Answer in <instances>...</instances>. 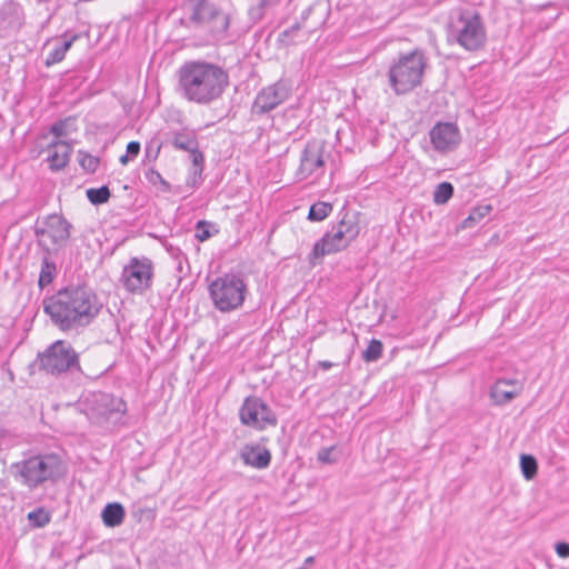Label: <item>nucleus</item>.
Listing matches in <instances>:
<instances>
[{"label":"nucleus","instance_id":"f257e3e1","mask_svg":"<svg viewBox=\"0 0 569 569\" xmlns=\"http://www.w3.org/2000/svg\"><path fill=\"white\" fill-rule=\"evenodd\" d=\"M173 29L182 37H198L199 43L231 42L236 14L218 8L209 0H183L172 12Z\"/></svg>","mask_w":569,"mask_h":569},{"label":"nucleus","instance_id":"f03ea898","mask_svg":"<svg viewBox=\"0 0 569 569\" xmlns=\"http://www.w3.org/2000/svg\"><path fill=\"white\" fill-rule=\"evenodd\" d=\"M43 311L61 331L90 326L103 308L96 291L86 283L69 284L42 301Z\"/></svg>","mask_w":569,"mask_h":569},{"label":"nucleus","instance_id":"7ed1b4c3","mask_svg":"<svg viewBox=\"0 0 569 569\" xmlns=\"http://www.w3.org/2000/svg\"><path fill=\"white\" fill-rule=\"evenodd\" d=\"M66 471V463L58 453L34 455L10 466L13 478L30 490L46 482H57Z\"/></svg>","mask_w":569,"mask_h":569},{"label":"nucleus","instance_id":"20e7f679","mask_svg":"<svg viewBox=\"0 0 569 569\" xmlns=\"http://www.w3.org/2000/svg\"><path fill=\"white\" fill-rule=\"evenodd\" d=\"M212 305L220 312H230L239 309L248 293V287L241 274L223 273L208 286Z\"/></svg>","mask_w":569,"mask_h":569},{"label":"nucleus","instance_id":"39448f33","mask_svg":"<svg viewBox=\"0 0 569 569\" xmlns=\"http://www.w3.org/2000/svg\"><path fill=\"white\" fill-rule=\"evenodd\" d=\"M229 73H180L179 87L183 96L197 103L218 98L228 86Z\"/></svg>","mask_w":569,"mask_h":569},{"label":"nucleus","instance_id":"423d86ee","mask_svg":"<svg viewBox=\"0 0 569 569\" xmlns=\"http://www.w3.org/2000/svg\"><path fill=\"white\" fill-rule=\"evenodd\" d=\"M36 365L39 370L52 376L83 373L79 361V353L67 340H56L42 352H39Z\"/></svg>","mask_w":569,"mask_h":569},{"label":"nucleus","instance_id":"0eeeda50","mask_svg":"<svg viewBox=\"0 0 569 569\" xmlns=\"http://www.w3.org/2000/svg\"><path fill=\"white\" fill-rule=\"evenodd\" d=\"M449 38L461 47L473 51L483 46L486 29L480 16L471 10H457L449 23Z\"/></svg>","mask_w":569,"mask_h":569},{"label":"nucleus","instance_id":"6e6552de","mask_svg":"<svg viewBox=\"0 0 569 569\" xmlns=\"http://www.w3.org/2000/svg\"><path fill=\"white\" fill-rule=\"evenodd\" d=\"M72 224L62 214L51 213L41 224L36 222L33 228L37 246L42 253L57 254L67 246L71 236Z\"/></svg>","mask_w":569,"mask_h":569},{"label":"nucleus","instance_id":"1a4fd4ad","mask_svg":"<svg viewBox=\"0 0 569 569\" xmlns=\"http://www.w3.org/2000/svg\"><path fill=\"white\" fill-rule=\"evenodd\" d=\"M154 266L148 257H131L123 267L120 282L132 295H142L152 287Z\"/></svg>","mask_w":569,"mask_h":569},{"label":"nucleus","instance_id":"9d476101","mask_svg":"<svg viewBox=\"0 0 569 569\" xmlns=\"http://www.w3.org/2000/svg\"><path fill=\"white\" fill-rule=\"evenodd\" d=\"M292 84L286 79L262 88L254 98L251 106V116L253 118H261L276 109L279 104L283 103L291 94Z\"/></svg>","mask_w":569,"mask_h":569},{"label":"nucleus","instance_id":"9b49d317","mask_svg":"<svg viewBox=\"0 0 569 569\" xmlns=\"http://www.w3.org/2000/svg\"><path fill=\"white\" fill-rule=\"evenodd\" d=\"M174 150L186 151L193 164V178L201 177L204 163V156L199 149V140L196 131L182 129L172 131L166 141Z\"/></svg>","mask_w":569,"mask_h":569},{"label":"nucleus","instance_id":"f8f14e48","mask_svg":"<svg viewBox=\"0 0 569 569\" xmlns=\"http://www.w3.org/2000/svg\"><path fill=\"white\" fill-rule=\"evenodd\" d=\"M350 243L351 241L342 230L333 226L330 231H327L321 239L313 244L308 256V261L310 264L316 266L325 256L337 253L346 249Z\"/></svg>","mask_w":569,"mask_h":569},{"label":"nucleus","instance_id":"ddd939ff","mask_svg":"<svg viewBox=\"0 0 569 569\" xmlns=\"http://www.w3.org/2000/svg\"><path fill=\"white\" fill-rule=\"evenodd\" d=\"M24 22V13L20 3L7 0L0 4V38H11L18 33Z\"/></svg>","mask_w":569,"mask_h":569},{"label":"nucleus","instance_id":"4468645a","mask_svg":"<svg viewBox=\"0 0 569 569\" xmlns=\"http://www.w3.org/2000/svg\"><path fill=\"white\" fill-rule=\"evenodd\" d=\"M430 141L435 150L446 152L456 148L460 142V132L456 123L438 122L430 132Z\"/></svg>","mask_w":569,"mask_h":569},{"label":"nucleus","instance_id":"2eb2a0df","mask_svg":"<svg viewBox=\"0 0 569 569\" xmlns=\"http://www.w3.org/2000/svg\"><path fill=\"white\" fill-rule=\"evenodd\" d=\"M323 164L322 146L317 141H309L301 153L298 174L307 178Z\"/></svg>","mask_w":569,"mask_h":569},{"label":"nucleus","instance_id":"dca6fc26","mask_svg":"<svg viewBox=\"0 0 569 569\" xmlns=\"http://www.w3.org/2000/svg\"><path fill=\"white\" fill-rule=\"evenodd\" d=\"M240 459L246 466L258 470L267 469L271 463V452L259 443H246L240 450Z\"/></svg>","mask_w":569,"mask_h":569},{"label":"nucleus","instance_id":"f3484780","mask_svg":"<svg viewBox=\"0 0 569 569\" xmlns=\"http://www.w3.org/2000/svg\"><path fill=\"white\" fill-rule=\"evenodd\" d=\"M521 391V385L513 379H498L491 387L490 396L493 402L502 406L516 398Z\"/></svg>","mask_w":569,"mask_h":569},{"label":"nucleus","instance_id":"a211bd4d","mask_svg":"<svg viewBox=\"0 0 569 569\" xmlns=\"http://www.w3.org/2000/svg\"><path fill=\"white\" fill-rule=\"evenodd\" d=\"M262 408V399L258 396H248L244 398L240 409L239 419L243 426L261 431L259 422V410Z\"/></svg>","mask_w":569,"mask_h":569},{"label":"nucleus","instance_id":"6ab92c4d","mask_svg":"<svg viewBox=\"0 0 569 569\" xmlns=\"http://www.w3.org/2000/svg\"><path fill=\"white\" fill-rule=\"evenodd\" d=\"M97 402L102 408L101 415L107 419L117 422L127 412V403L122 398L113 397L110 393H100Z\"/></svg>","mask_w":569,"mask_h":569},{"label":"nucleus","instance_id":"aec40b11","mask_svg":"<svg viewBox=\"0 0 569 569\" xmlns=\"http://www.w3.org/2000/svg\"><path fill=\"white\" fill-rule=\"evenodd\" d=\"M72 147L66 141L56 140L49 146L48 162L52 171L62 170L69 162Z\"/></svg>","mask_w":569,"mask_h":569},{"label":"nucleus","instance_id":"412c9836","mask_svg":"<svg viewBox=\"0 0 569 569\" xmlns=\"http://www.w3.org/2000/svg\"><path fill=\"white\" fill-rule=\"evenodd\" d=\"M426 57L423 51L416 49L399 56L398 62L390 67L389 71H423Z\"/></svg>","mask_w":569,"mask_h":569},{"label":"nucleus","instance_id":"4be33fe9","mask_svg":"<svg viewBox=\"0 0 569 569\" xmlns=\"http://www.w3.org/2000/svg\"><path fill=\"white\" fill-rule=\"evenodd\" d=\"M396 94H406L421 83L423 73H388Z\"/></svg>","mask_w":569,"mask_h":569},{"label":"nucleus","instance_id":"5701e85b","mask_svg":"<svg viewBox=\"0 0 569 569\" xmlns=\"http://www.w3.org/2000/svg\"><path fill=\"white\" fill-rule=\"evenodd\" d=\"M79 38L78 34H63L61 39L57 40L54 47L48 52L44 64L51 67L63 60L67 51L71 48L72 43Z\"/></svg>","mask_w":569,"mask_h":569},{"label":"nucleus","instance_id":"b1692460","mask_svg":"<svg viewBox=\"0 0 569 569\" xmlns=\"http://www.w3.org/2000/svg\"><path fill=\"white\" fill-rule=\"evenodd\" d=\"M126 517L124 507L120 502H109L101 511V518L106 527L120 526Z\"/></svg>","mask_w":569,"mask_h":569},{"label":"nucleus","instance_id":"393cba45","mask_svg":"<svg viewBox=\"0 0 569 569\" xmlns=\"http://www.w3.org/2000/svg\"><path fill=\"white\" fill-rule=\"evenodd\" d=\"M53 254L42 253L41 268L38 278V286L40 289L49 286L57 276V264L51 259Z\"/></svg>","mask_w":569,"mask_h":569},{"label":"nucleus","instance_id":"a878e982","mask_svg":"<svg viewBox=\"0 0 569 569\" xmlns=\"http://www.w3.org/2000/svg\"><path fill=\"white\" fill-rule=\"evenodd\" d=\"M337 227L342 230L350 241H353L360 232V226L356 213L346 212Z\"/></svg>","mask_w":569,"mask_h":569},{"label":"nucleus","instance_id":"bb28decb","mask_svg":"<svg viewBox=\"0 0 569 569\" xmlns=\"http://www.w3.org/2000/svg\"><path fill=\"white\" fill-rule=\"evenodd\" d=\"M333 206L330 202L317 201L309 208L307 219L310 221H322L332 212Z\"/></svg>","mask_w":569,"mask_h":569},{"label":"nucleus","instance_id":"cd10ccee","mask_svg":"<svg viewBox=\"0 0 569 569\" xmlns=\"http://www.w3.org/2000/svg\"><path fill=\"white\" fill-rule=\"evenodd\" d=\"M86 196L89 202L93 206H100L107 203L111 198V191L108 186H101L99 188H89L86 190Z\"/></svg>","mask_w":569,"mask_h":569},{"label":"nucleus","instance_id":"c85d7f7f","mask_svg":"<svg viewBox=\"0 0 569 569\" xmlns=\"http://www.w3.org/2000/svg\"><path fill=\"white\" fill-rule=\"evenodd\" d=\"M520 469L526 480H532L538 472V461L532 455L522 453L520 456Z\"/></svg>","mask_w":569,"mask_h":569},{"label":"nucleus","instance_id":"c756f323","mask_svg":"<svg viewBox=\"0 0 569 569\" xmlns=\"http://www.w3.org/2000/svg\"><path fill=\"white\" fill-rule=\"evenodd\" d=\"M492 210L490 204H481L472 209L469 216L462 221L463 229L472 228L476 223L480 222Z\"/></svg>","mask_w":569,"mask_h":569},{"label":"nucleus","instance_id":"7c9ffc66","mask_svg":"<svg viewBox=\"0 0 569 569\" xmlns=\"http://www.w3.org/2000/svg\"><path fill=\"white\" fill-rule=\"evenodd\" d=\"M29 525L33 528H43L51 521V513L43 507H39L27 515Z\"/></svg>","mask_w":569,"mask_h":569},{"label":"nucleus","instance_id":"2f4dec72","mask_svg":"<svg viewBox=\"0 0 569 569\" xmlns=\"http://www.w3.org/2000/svg\"><path fill=\"white\" fill-rule=\"evenodd\" d=\"M179 71H223V67L202 60H189L180 67Z\"/></svg>","mask_w":569,"mask_h":569},{"label":"nucleus","instance_id":"473e14b6","mask_svg":"<svg viewBox=\"0 0 569 569\" xmlns=\"http://www.w3.org/2000/svg\"><path fill=\"white\" fill-rule=\"evenodd\" d=\"M453 192L452 183L448 181L440 182L433 191V202L436 204H446L452 198Z\"/></svg>","mask_w":569,"mask_h":569},{"label":"nucleus","instance_id":"72a5a7b5","mask_svg":"<svg viewBox=\"0 0 569 569\" xmlns=\"http://www.w3.org/2000/svg\"><path fill=\"white\" fill-rule=\"evenodd\" d=\"M77 160L79 166L88 173H94L99 167L100 159L87 151L78 150Z\"/></svg>","mask_w":569,"mask_h":569},{"label":"nucleus","instance_id":"f704fd0d","mask_svg":"<svg viewBox=\"0 0 569 569\" xmlns=\"http://www.w3.org/2000/svg\"><path fill=\"white\" fill-rule=\"evenodd\" d=\"M259 417L261 431L264 430L268 426L276 427L278 425V417L276 412L263 400L262 408L259 410Z\"/></svg>","mask_w":569,"mask_h":569},{"label":"nucleus","instance_id":"c9c22d12","mask_svg":"<svg viewBox=\"0 0 569 569\" xmlns=\"http://www.w3.org/2000/svg\"><path fill=\"white\" fill-rule=\"evenodd\" d=\"M383 351V345L378 339H371L368 347L362 352V359L366 362H373L381 358Z\"/></svg>","mask_w":569,"mask_h":569},{"label":"nucleus","instance_id":"e433bc0d","mask_svg":"<svg viewBox=\"0 0 569 569\" xmlns=\"http://www.w3.org/2000/svg\"><path fill=\"white\" fill-rule=\"evenodd\" d=\"M214 228V224L212 222H209L207 220H199L196 223V239L200 242H203L212 237L211 229Z\"/></svg>","mask_w":569,"mask_h":569},{"label":"nucleus","instance_id":"4c0bfd02","mask_svg":"<svg viewBox=\"0 0 569 569\" xmlns=\"http://www.w3.org/2000/svg\"><path fill=\"white\" fill-rule=\"evenodd\" d=\"M336 451V446L321 448L318 451L317 459L322 463H335L339 458L337 455H333Z\"/></svg>","mask_w":569,"mask_h":569},{"label":"nucleus","instance_id":"58836bf2","mask_svg":"<svg viewBox=\"0 0 569 569\" xmlns=\"http://www.w3.org/2000/svg\"><path fill=\"white\" fill-rule=\"evenodd\" d=\"M161 147V142L151 141L150 143H148L144 150V161H156L160 153Z\"/></svg>","mask_w":569,"mask_h":569},{"label":"nucleus","instance_id":"ea45409f","mask_svg":"<svg viewBox=\"0 0 569 569\" xmlns=\"http://www.w3.org/2000/svg\"><path fill=\"white\" fill-rule=\"evenodd\" d=\"M300 26L296 23L290 29H287L281 32L280 34V41H282L286 44L296 43L295 34L299 31Z\"/></svg>","mask_w":569,"mask_h":569},{"label":"nucleus","instance_id":"a19ab883","mask_svg":"<svg viewBox=\"0 0 569 569\" xmlns=\"http://www.w3.org/2000/svg\"><path fill=\"white\" fill-rule=\"evenodd\" d=\"M69 119L58 120L50 127V132L57 138L66 136V126Z\"/></svg>","mask_w":569,"mask_h":569},{"label":"nucleus","instance_id":"79ce46f5","mask_svg":"<svg viewBox=\"0 0 569 569\" xmlns=\"http://www.w3.org/2000/svg\"><path fill=\"white\" fill-rule=\"evenodd\" d=\"M556 553L560 558H568L569 557V543L565 541H559L555 546Z\"/></svg>","mask_w":569,"mask_h":569},{"label":"nucleus","instance_id":"37998d69","mask_svg":"<svg viewBox=\"0 0 569 569\" xmlns=\"http://www.w3.org/2000/svg\"><path fill=\"white\" fill-rule=\"evenodd\" d=\"M140 142L139 141H130L128 144H127V150H126V153L131 158V159H134L139 152H140Z\"/></svg>","mask_w":569,"mask_h":569},{"label":"nucleus","instance_id":"c03bdc74","mask_svg":"<svg viewBox=\"0 0 569 569\" xmlns=\"http://www.w3.org/2000/svg\"><path fill=\"white\" fill-rule=\"evenodd\" d=\"M144 513H148V515H151L152 513V510L150 508H147V507H140V506H134L133 507V511H132V516L138 520V521H141L142 520V516Z\"/></svg>","mask_w":569,"mask_h":569},{"label":"nucleus","instance_id":"a18cd8bd","mask_svg":"<svg viewBox=\"0 0 569 569\" xmlns=\"http://www.w3.org/2000/svg\"><path fill=\"white\" fill-rule=\"evenodd\" d=\"M160 173L153 169V168H150L147 172H146V178L147 180L151 183V184H158V180L160 179Z\"/></svg>","mask_w":569,"mask_h":569},{"label":"nucleus","instance_id":"49530a36","mask_svg":"<svg viewBox=\"0 0 569 569\" xmlns=\"http://www.w3.org/2000/svg\"><path fill=\"white\" fill-rule=\"evenodd\" d=\"M166 249L176 259L182 254V251L178 247H173L171 243L167 244Z\"/></svg>","mask_w":569,"mask_h":569},{"label":"nucleus","instance_id":"de8ad7c7","mask_svg":"<svg viewBox=\"0 0 569 569\" xmlns=\"http://www.w3.org/2000/svg\"><path fill=\"white\" fill-rule=\"evenodd\" d=\"M318 367L323 370H329L333 367V363L329 360H322L318 362Z\"/></svg>","mask_w":569,"mask_h":569},{"label":"nucleus","instance_id":"09e8293b","mask_svg":"<svg viewBox=\"0 0 569 569\" xmlns=\"http://www.w3.org/2000/svg\"><path fill=\"white\" fill-rule=\"evenodd\" d=\"M158 183H160V184L162 186V189H163L164 191H169V190H170V183H169V182H167V181L162 178V176H160V179L158 180Z\"/></svg>","mask_w":569,"mask_h":569},{"label":"nucleus","instance_id":"8fccbe9b","mask_svg":"<svg viewBox=\"0 0 569 569\" xmlns=\"http://www.w3.org/2000/svg\"><path fill=\"white\" fill-rule=\"evenodd\" d=\"M313 562H315V557L310 556L305 559L303 565L301 567H305V569H307L309 566L313 565Z\"/></svg>","mask_w":569,"mask_h":569},{"label":"nucleus","instance_id":"3c124183","mask_svg":"<svg viewBox=\"0 0 569 569\" xmlns=\"http://www.w3.org/2000/svg\"><path fill=\"white\" fill-rule=\"evenodd\" d=\"M130 160H132L127 153L122 154L119 158L121 164L126 166Z\"/></svg>","mask_w":569,"mask_h":569},{"label":"nucleus","instance_id":"603ef678","mask_svg":"<svg viewBox=\"0 0 569 569\" xmlns=\"http://www.w3.org/2000/svg\"><path fill=\"white\" fill-rule=\"evenodd\" d=\"M114 326H116L117 333H119V323L117 322V320H114Z\"/></svg>","mask_w":569,"mask_h":569}]
</instances>
